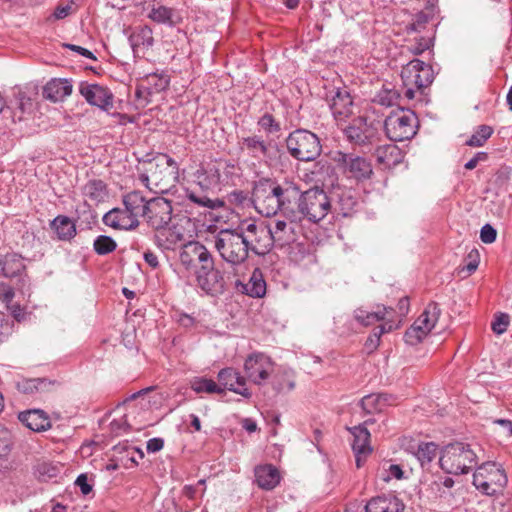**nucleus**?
Here are the masks:
<instances>
[{
    "mask_svg": "<svg viewBox=\"0 0 512 512\" xmlns=\"http://www.w3.org/2000/svg\"><path fill=\"white\" fill-rule=\"evenodd\" d=\"M298 196L299 187L292 181L261 179L253 188L252 203L262 216L272 217L280 211L289 218L288 210L291 204L296 203Z\"/></svg>",
    "mask_w": 512,
    "mask_h": 512,
    "instance_id": "obj_1",
    "label": "nucleus"
},
{
    "mask_svg": "<svg viewBox=\"0 0 512 512\" xmlns=\"http://www.w3.org/2000/svg\"><path fill=\"white\" fill-rule=\"evenodd\" d=\"M179 166L167 154L159 153L153 158L140 161L139 180L154 193H166L175 185Z\"/></svg>",
    "mask_w": 512,
    "mask_h": 512,
    "instance_id": "obj_2",
    "label": "nucleus"
},
{
    "mask_svg": "<svg viewBox=\"0 0 512 512\" xmlns=\"http://www.w3.org/2000/svg\"><path fill=\"white\" fill-rule=\"evenodd\" d=\"M332 199L319 187H314L301 192L296 203L291 204L289 212L290 222H300L303 219L317 223L324 219L331 211Z\"/></svg>",
    "mask_w": 512,
    "mask_h": 512,
    "instance_id": "obj_3",
    "label": "nucleus"
},
{
    "mask_svg": "<svg viewBox=\"0 0 512 512\" xmlns=\"http://www.w3.org/2000/svg\"><path fill=\"white\" fill-rule=\"evenodd\" d=\"M477 463V455L469 444L451 443L442 450L439 459L441 469L448 474H467Z\"/></svg>",
    "mask_w": 512,
    "mask_h": 512,
    "instance_id": "obj_4",
    "label": "nucleus"
},
{
    "mask_svg": "<svg viewBox=\"0 0 512 512\" xmlns=\"http://www.w3.org/2000/svg\"><path fill=\"white\" fill-rule=\"evenodd\" d=\"M214 247L221 258L231 265L244 263L249 256L239 226L236 229L220 230L214 240Z\"/></svg>",
    "mask_w": 512,
    "mask_h": 512,
    "instance_id": "obj_5",
    "label": "nucleus"
},
{
    "mask_svg": "<svg viewBox=\"0 0 512 512\" xmlns=\"http://www.w3.org/2000/svg\"><path fill=\"white\" fill-rule=\"evenodd\" d=\"M286 147L294 159L303 162L315 160L322 151L318 136L306 129L291 132L286 139Z\"/></svg>",
    "mask_w": 512,
    "mask_h": 512,
    "instance_id": "obj_6",
    "label": "nucleus"
},
{
    "mask_svg": "<svg viewBox=\"0 0 512 512\" xmlns=\"http://www.w3.org/2000/svg\"><path fill=\"white\" fill-rule=\"evenodd\" d=\"M417 125L416 114L403 108L392 111L384 122L385 132L394 142L411 139L416 134Z\"/></svg>",
    "mask_w": 512,
    "mask_h": 512,
    "instance_id": "obj_7",
    "label": "nucleus"
},
{
    "mask_svg": "<svg viewBox=\"0 0 512 512\" xmlns=\"http://www.w3.org/2000/svg\"><path fill=\"white\" fill-rule=\"evenodd\" d=\"M507 476L501 466L486 462L479 466L473 474V485L485 495H495L507 484Z\"/></svg>",
    "mask_w": 512,
    "mask_h": 512,
    "instance_id": "obj_8",
    "label": "nucleus"
},
{
    "mask_svg": "<svg viewBox=\"0 0 512 512\" xmlns=\"http://www.w3.org/2000/svg\"><path fill=\"white\" fill-rule=\"evenodd\" d=\"M240 231L247 245L248 252L255 255L264 256L273 248V240H271V226L255 222L242 223Z\"/></svg>",
    "mask_w": 512,
    "mask_h": 512,
    "instance_id": "obj_9",
    "label": "nucleus"
},
{
    "mask_svg": "<svg viewBox=\"0 0 512 512\" xmlns=\"http://www.w3.org/2000/svg\"><path fill=\"white\" fill-rule=\"evenodd\" d=\"M439 316L438 304L435 302L429 303L414 324L405 332V342L412 346L419 344L434 328Z\"/></svg>",
    "mask_w": 512,
    "mask_h": 512,
    "instance_id": "obj_10",
    "label": "nucleus"
},
{
    "mask_svg": "<svg viewBox=\"0 0 512 512\" xmlns=\"http://www.w3.org/2000/svg\"><path fill=\"white\" fill-rule=\"evenodd\" d=\"M197 286L206 294L218 296L225 291V280L223 273L215 268L213 257L204 261L194 273Z\"/></svg>",
    "mask_w": 512,
    "mask_h": 512,
    "instance_id": "obj_11",
    "label": "nucleus"
},
{
    "mask_svg": "<svg viewBox=\"0 0 512 512\" xmlns=\"http://www.w3.org/2000/svg\"><path fill=\"white\" fill-rule=\"evenodd\" d=\"M212 257L207 248L198 241H189L181 245L179 251V273H195L204 261Z\"/></svg>",
    "mask_w": 512,
    "mask_h": 512,
    "instance_id": "obj_12",
    "label": "nucleus"
},
{
    "mask_svg": "<svg viewBox=\"0 0 512 512\" xmlns=\"http://www.w3.org/2000/svg\"><path fill=\"white\" fill-rule=\"evenodd\" d=\"M244 371L252 383L262 385L272 376L274 363L266 354L255 352L246 358Z\"/></svg>",
    "mask_w": 512,
    "mask_h": 512,
    "instance_id": "obj_13",
    "label": "nucleus"
},
{
    "mask_svg": "<svg viewBox=\"0 0 512 512\" xmlns=\"http://www.w3.org/2000/svg\"><path fill=\"white\" fill-rule=\"evenodd\" d=\"M401 79L403 85H415L416 89L421 90L433 82V71L423 61L413 59L402 68Z\"/></svg>",
    "mask_w": 512,
    "mask_h": 512,
    "instance_id": "obj_14",
    "label": "nucleus"
},
{
    "mask_svg": "<svg viewBox=\"0 0 512 512\" xmlns=\"http://www.w3.org/2000/svg\"><path fill=\"white\" fill-rule=\"evenodd\" d=\"M172 204L169 200L156 197L149 200L147 214L148 224L155 230L164 229L172 218Z\"/></svg>",
    "mask_w": 512,
    "mask_h": 512,
    "instance_id": "obj_15",
    "label": "nucleus"
},
{
    "mask_svg": "<svg viewBox=\"0 0 512 512\" xmlns=\"http://www.w3.org/2000/svg\"><path fill=\"white\" fill-rule=\"evenodd\" d=\"M79 92L90 105L105 111L113 107V94L102 85L83 81L79 84Z\"/></svg>",
    "mask_w": 512,
    "mask_h": 512,
    "instance_id": "obj_16",
    "label": "nucleus"
},
{
    "mask_svg": "<svg viewBox=\"0 0 512 512\" xmlns=\"http://www.w3.org/2000/svg\"><path fill=\"white\" fill-rule=\"evenodd\" d=\"M348 140L357 145L371 144L377 135V128L368 123L366 118L357 117L344 129Z\"/></svg>",
    "mask_w": 512,
    "mask_h": 512,
    "instance_id": "obj_17",
    "label": "nucleus"
},
{
    "mask_svg": "<svg viewBox=\"0 0 512 512\" xmlns=\"http://www.w3.org/2000/svg\"><path fill=\"white\" fill-rule=\"evenodd\" d=\"M332 199L331 211L336 217H349L357 205V198L351 189L336 188L330 194Z\"/></svg>",
    "mask_w": 512,
    "mask_h": 512,
    "instance_id": "obj_18",
    "label": "nucleus"
},
{
    "mask_svg": "<svg viewBox=\"0 0 512 512\" xmlns=\"http://www.w3.org/2000/svg\"><path fill=\"white\" fill-rule=\"evenodd\" d=\"M329 108L337 122L345 121L353 114L354 103L346 89H336L328 99Z\"/></svg>",
    "mask_w": 512,
    "mask_h": 512,
    "instance_id": "obj_19",
    "label": "nucleus"
},
{
    "mask_svg": "<svg viewBox=\"0 0 512 512\" xmlns=\"http://www.w3.org/2000/svg\"><path fill=\"white\" fill-rule=\"evenodd\" d=\"M218 380L221 385L230 391H233L244 398L249 399L252 396L250 390L246 387V380L234 368H224L218 373Z\"/></svg>",
    "mask_w": 512,
    "mask_h": 512,
    "instance_id": "obj_20",
    "label": "nucleus"
},
{
    "mask_svg": "<svg viewBox=\"0 0 512 512\" xmlns=\"http://www.w3.org/2000/svg\"><path fill=\"white\" fill-rule=\"evenodd\" d=\"M105 225L114 229L133 230L138 227L139 220L130 215L128 208H113L103 216Z\"/></svg>",
    "mask_w": 512,
    "mask_h": 512,
    "instance_id": "obj_21",
    "label": "nucleus"
},
{
    "mask_svg": "<svg viewBox=\"0 0 512 512\" xmlns=\"http://www.w3.org/2000/svg\"><path fill=\"white\" fill-rule=\"evenodd\" d=\"M339 161L343 163L346 173L357 180L368 179L372 174L371 164L363 157L341 154Z\"/></svg>",
    "mask_w": 512,
    "mask_h": 512,
    "instance_id": "obj_22",
    "label": "nucleus"
},
{
    "mask_svg": "<svg viewBox=\"0 0 512 512\" xmlns=\"http://www.w3.org/2000/svg\"><path fill=\"white\" fill-rule=\"evenodd\" d=\"M403 502L393 494L372 498L365 506L366 512H403Z\"/></svg>",
    "mask_w": 512,
    "mask_h": 512,
    "instance_id": "obj_23",
    "label": "nucleus"
},
{
    "mask_svg": "<svg viewBox=\"0 0 512 512\" xmlns=\"http://www.w3.org/2000/svg\"><path fill=\"white\" fill-rule=\"evenodd\" d=\"M394 310L391 307L377 306L375 311H367L362 307L354 310V319L363 326H369L378 321L386 322L388 319H393L391 314Z\"/></svg>",
    "mask_w": 512,
    "mask_h": 512,
    "instance_id": "obj_24",
    "label": "nucleus"
},
{
    "mask_svg": "<svg viewBox=\"0 0 512 512\" xmlns=\"http://www.w3.org/2000/svg\"><path fill=\"white\" fill-rule=\"evenodd\" d=\"M72 83L68 79H51L43 88V95L52 102L63 101L72 93Z\"/></svg>",
    "mask_w": 512,
    "mask_h": 512,
    "instance_id": "obj_25",
    "label": "nucleus"
},
{
    "mask_svg": "<svg viewBox=\"0 0 512 512\" xmlns=\"http://www.w3.org/2000/svg\"><path fill=\"white\" fill-rule=\"evenodd\" d=\"M18 419L34 432L46 431L51 427L48 416L38 409L21 412Z\"/></svg>",
    "mask_w": 512,
    "mask_h": 512,
    "instance_id": "obj_26",
    "label": "nucleus"
},
{
    "mask_svg": "<svg viewBox=\"0 0 512 512\" xmlns=\"http://www.w3.org/2000/svg\"><path fill=\"white\" fill-rule=\"evenodd\" d=\"M454 486V480L448 476H439L432 480L426 491L428 492V496L434 500H446L449 501L453 496L452 487Z\"/></svg>",
    "mask_w": 512,
    "mask_h": 512,
    "instance_id": "obj_27",
    "label": "nucleus"
},
{
    "mask_svg": "<svg viewBox=\"0 0 512 512\" xmlns=\"http://www.w3.org/2000/svg\"><path fill=\"white\" fill-rule=\"evenodd\" d=\"M375 157L385 168H392L402 162L404 155L395 144H385L377 147Z\"/></svg>",
    "mask_w": 512,
    "mask_h": 512,
    "instance_id": "obj_28",
    "label": "nucleus"
},
{
    "mask_svg": "<svg viewBox=\"0 0 512 512\" xmlns=\"http://www.w3.org/2000/svg\"><path fill=\"white\" fill-rule=\"evenodd\" d=\"M123 205L128 208L130 215L134 219L139 220L140 217H144L147 214L149 200H147L141 192L132 191L123 196Z\"/></svg>",
    "mask_w": 512,
    "mask_h": 512,
    "instance_id": "obj_29",
    "label": "nucleus"
},
{
    "mask_svg": "<svg viewBox=\"0 0 512 512\" xmlns=\"http://www.w3.org/2000/svg\"><path fill=\"white\" fill-rule=\"evenodd\" d=\"M239 147L242 151H246L250 157L256 160H261L268 153V145L262 137L258 135L241 138L239 141Z\"/></svg>",
    "mask_w": 512,
    "mask_h": 512,
    "instance_id": "obj_30",
    "label": "nucleus"
},
{
    "mask_svg": "<svg viewBox=\"0 0 512 512\" xmlns=\"http://www.w3.org/2000/svg\"><path fill=\"white\" fill-rule=\"evenodd\" d=\"M24 271L25 265L20 255L10 253L0 257V275L13 278L21 276Z\"/></svg>",
    "mask_w": 512,
    "mask_h": 512,
    "instance_id": "obj_31",
    "label": "nucleus"
},
{
    "mask_svg": "<svg viewBox=\"0 0 512 512\" xmlns=\"http://www.w3.org/2000/svg\"><path fill=\"white\" fill-rule=\"evenodd\" d=\"M237 287L250 297L261 298L266 293V282L263 278L260 269L253 270L250 279L247 283H237Z\"/></svg>",
    "mask_w": 512,
    "mask_h": 512,
    "instance_id": "obj_32",
    "label": "nucleus"
},
{
    "mask_svg": "<svg viewBox=\"0 0 512 512\" xmlns=\"http://www.w3.org/2000/svg\"><path fill=\"white\" fill-rule=\"evenodd\" d=\"M371 420L365 421L364 424L354 426L350 428V432L353 436L352 449L354 453L369 454L372 449L369 444L370 432L368 431L366 424L370 423Z\"/></svg>",
    "mask_w": 512,
    "mask_h": 512,
    "instance_id": "obj_33",
    "label": "nucleus"
},
{
    "mask_svg": "<svg viewBox=\"0 0 512 512\" xmlns=\"http://www.w3.org/2000/svg\"><path fill=\"white\" fill-rule=\"evenodd\" d=\"M255 478L258 486L265 490L275 488L280 482L279 471L272 465H261L256 467Z\"/></svg>",
    "mask_w": 512,
    "mask_h": 512,
    "instance_id": "obj_34",
    "label": "nucleus"
},
{
    "mask_svg": "<svg viewBox=\"0 0 512 512\" xmlns=\"http://www.w3.org/2000/svg\"><path fill=\"white\" fill-rule=\"evenodd\" d=\"M293 223L294 222L288 224L282 220L275 221L274 226H271V240H273V246L277 245L283 247L294 241Z\"/></svg>",
    "mask_w": 512,
    "mask_h": 512,
    "instance_id": "obj_35",
    "label": "nucleus"
},
{
    "mask_svg": "<svg viewBox=\"0 0 512 512\" xmlns=\"http://www.w3.org/2000/svg\"><path fill=\"white\" fill-rule=\"evenodd\" d=\"M15 296L14 289L6 284L1 282L0 283V302L5 305V308L7 311L11 313L13 318L20 322L24 319L25 313L24 309L20 306L18 303H13V299Z\"/></svg>",
    "mask_w": 512,
    "mask_h": 512,
    "instance_id": "obj_36",
    "label": "nucleus"
},
{
    "mask_svg": "<svg viewBox=\"0 0 512 512\" xmlns=\"http://www.w3.org/2000/svg\"><path fill=\"white\" fill-rule=\"evenodd\" d=\"M83 196L94 204L105 202L108 198L107 185L99 179L89 180L82 188Z\"/></svg>",
    "mask_w": 512,
    "mask_h": 512,
    "instance_id": "obj_37",
    "label": "nucleus"
},
{
    "mask_svg": "<svg viewBox=\"0 0 512 512\" xmlns=\"http://www.w3.org/2000/svg\"><path fill=\"white\" fill-rule=\"evenodd\" d=\"M143 87L148 95L158 94L165 91L170 84V77L166 72H154L146 75L142 80Z\"/></svg>",
    "mask_w": 512,
    "mask_h": 512,
    "instance_id": "obj_38",
    "label": "nucleus"
},
{
    "mask_svg": "<svg viewBox=\"0 0 512 512\" xmlns=\"http://www.w3.org/2000/svg\"><path fill=\"white\" fill-rule=\"evenodd\" d=\"M401 323V319L398 321L394 319H388L386 322L381 324L380 326L373 329L371 335L365 342L366 350L371 353L377 349L380 344V338L384 333L391 332L397 328H399Z\"/></svg>",
    "mask_w": 512,
    "mask_h": 512,
    "instance_id": "obj_39",
    "label": "nucleus"
},
{
    "mask_svg": "<svg viewBox=\"0 0 512 512\" xmlns=\"http://www.w3.org/2000/svg\"><path fill=\"white\" fill-rule=\"evenodd\" d=\"M129 41L134 52L149 48L154 41L152 30L148 26L138 27L130 35Z\"/></svg>",
    "mask_w": 512,
    "mask_h": 512,
    "instance_id": "obj_40",
    "label": "nucleus"
},
{
    "mask_svg": "<svg viewBox=\"0 0 512 512\" xmlns=\"http://www.w3.org/2000/svg\"><path fill=\"white\" fill-rule=\"evenodd\" d=\"M51 227L60 240H70L76 235V226L67 216H57L51 222Z\"/></svg>",
    "mask_w": 512,
    "mask_h": 512,
    "instance_id": "obj_41",
    "label": "nucleus"
},
{
    "mask_svg": "<svg viewBox=\"0 0 512 512\" xmlns=\"http://www.w3.org/2000/svg\"><path fill=\"white\" fill-rule=\"evenodd\" d=\"M157 242L159 246L164 249H174L175 246L181 243L184 240V235L179 230L174 228L166 227L164 229L158 230L156 235Z\"/></svg>",
    "mask_w": 512,
    "mask_h": 512,
    "instance_id": "obj_42",
    "label": "nucleus"
},
{
    "mask_svg": "<svg viewBox=\"0 0 512 512\" xmlns=\"http://www.w3.org/2000/svg\"><path fill=\"white\" fill-rule=\"evenodd\" d=\"M51 384L45 378L22 379L17 382L16 387L18 391L24 394H34L36 392L46 391Z\"/></svg>",
    "mask_w": 512,
    "mask_h": 512,
    "instance_id": "obj_43",
    "label": "nucleus"
},
{
    "mask_svg": "<svg viewBox=\"0 0 512 512\" xmlns=\"http://www.w3.org/2000/svg\"><path fill=\"white\" fill-rule=\"evenodd\" d=\"M77 6L73 0L61 1L54 11L46 17V22L52 24L56 21L63 20L76 13Z\"/></svg>",
    "mask_w": 512,
    "mask_h": 512,
    "instance_id": "obj_44",
    "label": "nucleus"
},
{
    "mask_svg": "<svg viewBox=\"0 0 512 512\" xmlns=\"http://www.w3.org/2000/svg\"><path fill=\"white\" fill-rule=\"evenodd\" d=\"M186 197L195 205L208 209H215L223 205V202L218 199H210L203 191L197 192L188 188L186 190Z\"/></svg>",
    "mask_w": 512,
    "mask_h": 512,
    "instance_id": "obj_45",
    "label": "nucleus"
},
{
    "mask_svg": "<svg viewBox=\"0 0 512 512\" xmlns=\"http://www.w3.org/2000/svg\"><path fill=\"white\" fill-rule=\"evenodd\" d=\"M191 389L196 393H217L220 394L224 391L220 385H218L212 379H208L205 377H195L190 382Z\"/></svg>",
    "mask_w": 512,
    "mask_h": 512,
    "instance_id": "obj_46",
    "label": "nucleus"
},
{
    "mask_svg": "<svg viewBox=\"0 0 512 512\" xmlns=\"http://www.w3.org/2000/svg\"><path fill=\"white\" fill-rule=\"evenodd\" d=\"M438 447L433 442H425L418 445L417 450L414 452L415 457L420 462V465H425L432 462L437 455Z\"/></svg>",
    "mask_w": 512,
    "mask_h": 512,
    "instance_id": "obj_47",
    "label": "nucleus"
},
{
    "mask_svg": "<svg viewBox=\"0 0 512 512\" xmlns=\"http://www.w3.org/2000/svg\"><path fill=\"white\" fill-rule=\"evenodd\" d=\"M388 402L386 394H370L362 398L361 407L368 414L380 411L382 407Z\"/></svg>",
    "mask_w": 512,
    "mask_h": 512,
    "instance_id": "obj_48",
    "label": "nucleus"
},
{
    "mask_svg": "<svg viewBox=\"0 0 512 512\" xmlns=\"http://www.w3.org/2000/svg\"><path fill=\"white\" fill-rule=\"evenodd\" d=\"M147 16L158 23H171L172 10L166 6L161 5L160 3H153L151 5L150 10L148 11Z\"/></svg>",
    "mask_w": 512,
    "mask_h": 512,
    "instance_id": "obj_49",
    "label": "nucleus"
},
{
    "mask_svg": "<svg viewBox=\"0 0 512 512\" xmlns=\"http://www.w3.org/2000/svg\"><path fill=\"white\" fill-rule=\"evenodd\" d=\"M93 248L98 255H106L115 251L117 244L110 236L99 235L93 242Z\"/></svg>",
    "mask_w": 512,
    "mask_h": 512,
    "instance_id": "obj_50",
    "label": "nucleus"
},
{
    "mask_svg": "<svg viewBox=\"0 0 512 512\" xmlns=\"http://www.w3.org/2000/svg\"><path fill=\"white\" fill-rule=\"evenodd\" d=\"M271 384L277 392L291 391L295 386L291 374L287 371H284L282 374L273 375Z\"/></svg>",
    "mask_w": 512,
    "mask_h": 512,
    "instance_id": "obj_51",
    "label": "nucleus"
},
{
    "mask_svg": "<svg viewBox=\"0 0 512 512\" xmlns=\"http://www.w3.org/2000/svg\"><path fill=\"white\" fill-rule=\"evenodd\" d=\"M493 133V129L488 125H481L475 131V133L466 142L471 147H481L490 138Z\"/></svg>",
    "mask_w": 512,
    "mask_h": 512,
    "instance_id": "obj_52",
    "label": "nucleus"
},
{
    "mask_svg": "<svg viewBox=\"0 0 512 512\" xmlns=\"http://www.w3.org/2000/svg\"><path fill=\"white\" fill-rule=\"evenodd\" d=\"M383 481L388 482L391 479L400 480L404 478V471L398 464L385 462L382 466V473L380 475Z\"/></svg>",
    "mask_w": 512,
    "mask_h": 512,
    "instance_id": "obj_53",
    "label": "nucleus"
},
{
    "mask_svg": "<svg viewBox=\"0 0 512 512\" xmlns=\"http://www.w3.org/2000/svg\"><path fill=\"white\" fill-rule=\"evenodd\" d=\"M258 125L269 134L278 133L281 129L279 122H277L269 113H265L262 117H260L258 120Z\"/></svg>",
    "mask_w": 512,
    "mask_h": 512,
    "instance_id": "obj_54",
    "label": "nucleus"
},
{
    "mask_svg": "<svg viewBox=\"0 0 512 512\" xmlns=\"http://www.w3.org/2000/svg\"><path fill=\"white\" fill-rule=\"evenodd\" d=\"M466 264L461 268L462 273H466V276L471 275L476 271L480 262V255L477 249L471 250L466 259Z\"/></svg>",
    "mask_w": 512,
    "mask_h": 512,
    "instance_id": "obj_55",
    "label": "nucleus"
},
{
    "mask_svg": "<svg viewBox=\"0 0 512 512\" xmlns=\"http://www.w3.org/2000/svg\"><path fill=\"white\" fill-rule=\"evenodd\" d=\"M510 320L509 316L506 313H499L495 316V319L493 320L491 324V328L493 332L497 335H501L504 332H506L508 326H509Z\"/></svg>",
    "mask_w": 512,
    "mask_h": 512,
    "instance_id": "obj_56",
    "label": "nucleus"
},
{
    "mask_svg": "<svg viewBox=\"0 0 512 512\" xmlns=\"http://www.w3.org/2000/svg\"><path fill=\"white\" fill-rule=\"evenodd\" d=\"M399 94L395 90H383L377 95V101L383 106H392L396 103Z\"/></svg>",
    "mask_w": 512,
    "mask_h": 512,
    "instance_id": "obj_57",
    "label": "nucleus"
},
{
    "mask_svg": "<svg viewBox=\"0 0 512 512\" xmlns=\"http://www.w3.org/2000/svg\"><path fill=\"white\" fill-rule=\"evenodd\" d=\"M431 46V39L421 37L414 44L407 47L408 51L413 55H420Z\"/></svg>",
    "mask_w": 512,
    "mask_h": 512,
    "instance_id": "obj_58",
    "label": "nucleus"
},
{
    "mask_svg": "<svg viewBox=\"0 0 512 512\" xmlns=\"http://www.w3.org/2000/svg\"><path fill=\"white\" fill-rule=\"evenodd\" d=\"M497 237L496 229L490 224H485L480 231V239L485 244H491L495 242Z\"/></svg>",
    "mask_w": 512,
    "mask_h": 512,
    "instance_id": "obj_59",
    "label": "nucleus"
},
{
    "mask_svg": "<svg viewBox=\"0 0 512 512\" xmlns=\"http://www.w3.org/2000/svg\"><path fill=\"white\" fill-rule=\"evenodd\" d=\"M12 323L0 312V342H3L12 333Z\"/></svg>",
    "mask_w": 512,
    "mask_h": 512,
    "instance_id": "obj_60",
    "label": "nucleus"
},
{
    "mask_svg": "<svg viewBox=\"0 0 512 512\" xmlns=\"http://www.w3.org/2000/svg\"><path fill=\"white\" fill-rule=\"evenodd\" d=\"M428 22V16L424 13H419L416 15V19L413 23L408 25V32H418L424 25Z\"/></svg>",
    "mask_w": 512,
    "mask_h": 512,
    "instance_id": "obj_61",
    "label": "nucleus"
},
{
    "mask_svg": "<svg viewBox=\"0 0 512 512\" xmlns=\"http://www.w3.org/2000/svg\"><path fill=\"white\" fill-rule=\"evenodd\" d=\"M135 96L138 99V101L140 102V105L142 107H145L146 105H148L150 103V101H151L150 97L152 95L147 94V90L143 87V82L141 81L140 84L136 88Z\"/></svg>",
    "mask_w": 512,
    "mask_h": 512,
    "instance_id": "obj_62",
    "label": "nucleus"
},
{
    "mask_svg": "<svg viewBox=\"0 0 512 512\" xmlns=\"http://www.w3.org/2000/svg\"><path fill=\"white\" fill-rule=\"evenodd\" d=\"M63 47L70 49L72 51H75L76 53L80 54L83 57H86V58H89L92 60H96V57L94 56V54L90 50H88L84 47L74 45V44H69V43L63 44Z\"/></svg>",
    "mask_w": 512,
    "mask_h": 512,
    "instance_id": "obj_63",
    "label": "nucleus"
},
{
    "mask_svg": "<svg viewBox=\"0 0 512 512\" xmlns=\"http://www.w3.org/2000/svg\"><path fill=\"white\" fill-rule=\"evenodd\" d=\"M75 484L80 488L84 495H88L92 491V486L88 484V478L86 474H80L77 477Z\"/></svg>",
    "mask_w": 512,
    "mask_h": 512,
    "instance_id": "obj_64",
    "label": "nucleus"
}]
</instances>
